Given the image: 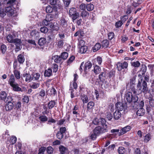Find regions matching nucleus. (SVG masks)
I'll return each instance as SVG.
<instances>
[{"mask_svg": "<svg viewBox=\"0 0 154 154\" xmlns=\"http://www.w3.org/2000/svg\"><path fill=\"white\" fill-rule=\"evenodd\" d=\"M139 76L142 77L141 75H139ZM131 91L134 94L137 95L141 93L146 94L150 92V91L148 87L147 82L143 81L142 78L138 80L137 85V89L134 88H131Z\"/></svg>", "mask_w": 154, "mask_h": 154, "instance_id": "nucleus-1", "label": "nucleus"}, {"mask_svg": "<svg viewBox=\"0 0 154 154\" xmlns=\"http://www.w3.org/2000/svg\"><path fill=\"white\" fill-rule=\"evenodd\" d=\"M124 99L125 100H126L129 103H130L132 102L135 103L138 100V98L136 95L133 96L132 93L128 92L125 95Z\"/></svg>", "mask_w": 154, "mask_h": 154, "instance_id": "nucleus-2", "label": "nucleus"}, {"mask_svg": "<svg viewBox=\"0 0 154 154\" xmlns=\"http://www.w3.org/2000/svg\"><path fill=\"white\" fill-rule=\"evenodd\" d=\"M116 65L117 69L119 71H120L122 69H123L122 71L123 75L126 73L127 70H126V69H127L128 66V64L127 62L125 61L123 63L118 62L117 63Z\"/></svg>", "mask_w": 154, "mask_h": 154, "instance_id": "nucleus-3", "label": "nucleus"}, {"mask_svg": "<svg viewBox=\"0 0 154 154\" xmlns=\"http://www.w3.org/2000/svg\"><path fill=\"white\" fill-rule=\"evenodd\" d=\"M69 17H72L73 21H74L79 17V13L77 12L75 8H72L69 10Z\"/></svg>", "mask_w": 154, "mask_h": 154, "instance_id": "nucleus-4", "label": "nucleus"}, {"mask_svg": "<svg viewBox=\"0 0 154 154\" xmlns=\"http://www.w3.org/2000/svg\"><path fill=\"white\" fill-rule=\"evenodd\" d=\"M7 100L6 103H7L5 105V109L6 111H9L13 109L14 107V104L11 102L12 101V98L11 97L8 96L7 97Z\"/></svg>", "mask_w": 154, "mask_h": 154, "instance_id": "nucleus-5", "label": "nucleus"}, {"mask_svg": "<svg viewBox=\"0 0 154 154\" xmlns=\"http://www.w3.org/2000/svg\"><path fill=\"white\" fill-rule=\"evenodd\" d=\"M116 110L120 112L122 111L124 109H125L127 107V104L126 103H122L121 102H118L115 105Z\"/></svg>", "mask_w": 154, "mask_h": 154, "instance_id": "nucleus-6", "label": "nucleus"}, {"mask_svg": "<svg viewBox=\"0 0 154 154\" xmlns=\"http://www.w3.org/2000/svg\"><path fill=\"white\" fill-rule=\"evenodd\" d=\"M108 129L106 127L103 128L99 126L95 128L94 130V132L95 134L97 135H99L101 133H104L107 132Z\"/></svg>", "mask_w": 154, "mask_h": 154, "instance_id": "nucleus-7", "label": "nucleus"}, {"mask_svg": "<svg viewBox=\"0 0 154 154\" xmlns=\"http://www.w3.org/2000/svg\"><path fill=\"white\" fill-rule=\"evenodd\" d=\"M131 127L130 126H127L125 127L122 128L118 133L119 136L123 135L127 132L129 131L131 129Z\"/></svg>", "mask_w": 154, "mask_h": 154, "instance_id": "nucleus-8", "label": "nucleus"}, {"mask_svg": "<svg viewBox=\"0 0 154 154\" xmlns=\"http://www.w3.org/2000/svg\"><path fill=\"white\" fill-rule=\"evenodd\" d=\"M107 75V73L106 71L101 72L98 76L99 79L100 81L103 82L105 81V79H106Z\"/></svg>", "mask_w": 154, "mask_h": 154, "instance_id": "nucleus-9", "label": "nucleus"}, {"mask_svg": "<svg viewBox=\"0 0 154 154\" xmlns=\"http://www.w3.org/2000/svg\"><path fill=\"white\" fill-rule=\"evenodd\" d=\"M13 43L15 44L16 46V48L18 50H20L22 48V43L20 39L16 38L14 39Z\"/></svg>", "mask_w": 154, "mask_h": 154, "instance_id": "nucleus-10", "label": "nucleus"}, {"mask_svg": "<svg viewBox=\"0 0 154 154\" xmlns=\"http://www.w3.org/2000/svg\"><path fill=\"white\" fill-rule=\"evenodd\" d=\"M45 10L47 13H50L52 12L53 11L56 12L57 9V7L54 6L51 7L50 5H48L46 7Z\"/></svg>", "mask_w": 154, "mask_h": 154, "instance_id": "nucleus-11", "label": "nucleus"}, {"mask_svg": "<svg viewBox=\"0 0 154 154\" xmlns=\"http://www.w3.org/2000/svg\"><path fill=\"white\" fill-rule=\"evenodd\" d=\"M83 65L84 67V70L85 73L88 71L92 66V63L89 61L87 62L85 64L84 63Z\"/></svg>", "mask_w": 154, "mask_h": 154, "instance_id": "nucleus-12", "label": "nucleus"}, {"mask_svg": "<svg viewBox=\"0 0 154 154\" xmlns=\"http://www.w3.org/2000/svg\"><path fill=\"white\" fill-rule=\"evenodd\" d=\"M52 59L54 60V62L56 63H61L62 61V59L60 55H54L52 56Z\"/></svg>", "mask_w": 154, "mask_h": 154, "instance_id": "nucleus-13", "label": "nucleus"}, {"mask_svg": "<svg viewBox=\"0 0 154 154\" xmlns=\"http://www.w3.org/2000/svg\"><path fill=\"white\" fill-rule=\"evenodd\" d=\"M30 74L29 73H25L22 75V77L26 78L25 81L27 82H29L32 80V77Z\"/></svg>", "mask_w": 154, "mask_h": 154, "instance_id": "nucleus-14", "label": "nucleus"}, {"mask_svg": "<svg viewBox=\"0 0 154 154\" xmlns=\"http://www.w3.org/2000/svg\"><path fill=\"white\" fill-rule=\"evenodd\" d=\"M59 22L60 26L64 27H66L67 25L68 21L63 17L61 18Z\"/></svg>", "mask_w": 154, "mask_h": 154, "instance_id": "nucleus-15", "label": "nucleus"}, {"mask_svg": "<svg viewBox=\"0 0 154 154\" xmlns=\"http://www.w3.org/2000/svg\"><path fill=\"white\" fill-rule=\"evenodd\" d=\"M42 24L43 26H45L49 25L51 28H52L54 27L53 24L52 23H51L49 21H48L46 18L42 21Z\"/></svg>", "mask_w": 154, "mask_h": 154, "instance_id": "nucleus-16", "label": "nucleus"}, {"mask_svg": "<svg viewBox=\"0 0 154 154\" xmlns=\"http://www.w3.org/2000/svg\"><path fill=\"white\" fill-rule=\"evenodd\" d=\"M48 94L50 95H53L54 96L57 95V91L53 87L50 88L48 90Z\"/></svg>", "mask_w": 154, "mask_h": 154, "instance_id": "nucleus-17", "label": "nucleus"}, {"mask_svg": "<svg viewBox=\"0 0 154 154\" xmlns=\"http://www.w3.org/2000/svg\"><path fill=\"white\" fill-rule=\"evenodd\" d=\"M122 116V113L121 112L116 110L113 114V118L115 120L119 119Z\"/></svg>", "mask_w": 154, "mask_h": 154, "instance_id": "nucleus-18", "label": "nucleus"}, {"mask_svg": "<svg viewBox=\"0 0 154 154\" xmlns=\"http://www.w3.org/2000/svg\"><path fill=\"white\" fill-rule=\"evenodd\" d=\"M52 69L48 68L45 70L44 75L45 77H49L52 75Z\"/></svg>", "mask_w": 154, "mask_h": 154, "instance_id": "nucleus-19", "label": "nucleus"}, {"mask_svg": "<svg viewBox=\"0 0 154 154\" xmlns=\"http://www.w3.org/2000/svg\"><path fill=\"white\" fill-rule=\"evenodd\" d=\"M32 80H38L40 77V74L38 73H33L31 75Z\"/></svg>", "mask_w": 154, "mask_h": 154, "instance_id": "nucleus-20", "label": "nucleus"}, {"mask_svg": "<svg viewBox=\"0 0 154 154\" xmlns=\"http://www.w3.org/2000/svg\"><path fill=\"white\" fill-rule=\"evenodd\" d=\"M94 67L93 71L95 74L97 75L100 73L101 71L100 67L98 66L97 65H95Z\"/></svg>", "mask_w": 154, "mask_h": 154, "instance_id": "nucleus-21", "label": "nucleus"}, {"mask_svg": "<svg viewBox=\"0 0 154 154\" xmlns=\"http://www.w3.org/2000/svg\"><path fill=\"white\" fill-rule=\"evenodd\" d=\"M0 98L5 102H6L7 100V94L5 91L2 92L0 94Z\"/></svg>", "mask_w": 154, "mask_h": 154, "instance_id": "nucleus-22", "label": "nucleus"}, {"mask_svg": "<svg viewBox=\"0 0 154 154\" xmlns=\"http://www.w3.org/2000/svg\"><path fill=\"white\" fill-rule=\"evenodd\" d=\"M145 113V110L143 108H140L137 112L136 113L137 116H142Z\"/></svg>", "mask_w": 154, "mask_h": 154, "instance_id": "nucleus-23", "label": "nucleus"}, {"mask_svg": "<svg viewBox=\"0 0 154 154\" xmlns=\"http://www.w3.org/2000/svg\"><path fill=\"white\" fill-rule=\"evenodd\" d=\"M99 125H101L102 127L103 128H107V125L106 124V121L105 119L104 118H100V120Z\"/></svg>", "mask_w": 154, "mask_h": 154, "instance_id": "nucleus-24", "label": "nucleus"}, {"mask_svg": "<svg viewBox=\"0 0 154 154\" xmlns=\"http://www.w3.org/2000/svg\"><path fill=\"white\" fill-rule=\"evenodd\" d=\"M15 79L14 75L13 74H11L10 77L9 81H8L9 83L11 86L16 83L15 82Z\"/></svg>", "mask_w": 154, "mask_h": 154, "instance_id": "nucleus-25", "label": "nucleus"}, {"mask_svg": "<svg viewBox=\"0 0 154 154\" xmlns=\"http://www.w3.org/2000/svg\"><path fill=\"white\" fill-rule=\"evenodd\" d=\"M81 99L82 100L83 103L84 104L88 103V99L87 96L84 94H82L81 96Z\"/></svg>", "mask_w": 154, "mask_h": 154, "instance_id": "nucleus-26", "label": "nucleus"}, {"mask_svg": "<svg viewBox=\"0 0 154 154\" xmlns=\"http://www.w3.org/2000/svg\"><path fill=\"white\" fill-rule=\"evenodd\" d=\"M94 62L93 64L100 65L102 61V59L101 57H97L96 59H95L94 60Z\"/></svg>", "mask_w": 154, "mask_h": 154, "instance_id": "nucleus-27", "label": "nucleus"}, {"mask_svg": "<svg viewBox=\"0 0 154 154\" xmlns=\"http://www.w3.org/2000/svg\"><path fill=\"white\" fill-rule=\"evenodd\" d=\"M57 14L56 13L55 15H53L52 14H48L47 15L46 18L47 20L50 22L54 19L56 15Z\"/></svg>", "mask_w": 154, "mask_h": 154, "instance_id": "nucleus-28", "label": "nucleus"}, {"mask_svg": "<svg viewBox=\"0 0 154 154\" xmlns=\"http://www.w3.org/2000/svg\"><path fill=\"white\" fill-rule=\"evenodd\" d=\"M101 47V45L99 43H96L94 47H92V50L94 52H95L99 50Z\"/></svg>", "mask_w": 154, "mask_h": 154, "instance_id": "nucleus-29", "label": "nucleus"}, {"mask_svg": "<svg viewBox=\"0 0 154 154\" xmlns=\"http://www.w3.org/2000/svg\"><path fill=\"white\" fill-rule=\"evenodd\" d=\"M59 149L60 154H64L68 150V149L66 148L62 145L60 146Z\"/></svg>", "mask_w": 154, "mask_h": 154, "instance_id": "nucleus-30", "label": "nucleus"}, {"mask_svg": "<svg viewBox=\"0 0 154 154\" xmlns=\"http://www.w3.org/2000/svg\"><path fill=\"white\" fill-rule=\"evenodd\" d=\"M46 43V40L44 38H40L38 41V44L39 45L43 46Z\"/></svg>", "mask_w": 154, "mask_h": 154, "instance_id": "nucleus-31", "label": "nucleus"}, {"mask_svg": "<svg viewBox=\"0 0 154 154\" xmlns=\"http://www.w3.org/2000/svg\"><path fill=\"white\" fill-rule=\"evenodd\" d=\"M18 62L20 63H23L25 61V58L23 55L19 54L17 57Z\"/></svg>", "mask_w": 154, "mask_h": 154, "instance_id": "nucleus-32", "label": "nucleus"}, {"mask_svg": "<svg viewBox=\"0 0 154 154\" xmlns=\"http://www.w3.org/2000/svg\"><path fill=\"white\" fill-rule=\"evenodd\" d=\"M39 32L37 30H33L31 32L30 35L34 38H37L39 35Z\"/></svg>", "mask_w": 154, "mask_h": 154, "instance_id": "nucleus-33", "label": "nucleus"}, {"mask_svg": "<svg viewBox=\"0 0 154 154\" xmlns=\"http://www.w3.org/2000/svg\"><path fill=\"white\" fill-rule=\"evenodd\" d=\"M14 73L15 78L17 79H19L20 78V73L19 71L16 69H14Z\"/></svg>", "mask_w": 154, "mask_h": 154, "instance_id": "nucleus-34", "label": "nucleus"}, {"mask_svg": "<svg viewBox=\"0 0 154 154\" xmlns=\"http://www.w3.org/2000/svg\"><path fill=\"white\" fill-rule=\"evenodd\" d=\"M11 86L13 88L14 91H21V88L18 87V84L17 83L12 85Z\"/></svg>", "mask_w": 154, "mask_h": 154, "instance_id": "nucleus-35", "label": "nucleus"}, {"mask_svg": "<svg viewBox=\"0 0 154 154\" xmlns=\"http://www.w3.org/2000/svg\"><path fill=\"white\" fill-rule=\"evenodd\" d=\"M56 102L54 100H51L48 103V107L49 109L52 108L56 104Z\"/></svg>", "mask_w": 154, "mask_h": 154, "instance_id": "nucleus-36", "label": "nucleus"}, {"mask_svg": "<svg viewBox=\"0 0 154 154\" xmlns=\"http://www.w3.org/2000/svg\"><path fill=\"white\" fill-rule=\"evenodd\" d=\"M39 119L40 121L43 122H46L48 120L47 117L44 115L40 116L39 117Z\"/></svg>", "mask_w": 154, "mask_h": 154, "instance_id": "nucleus-37", "label": "nucleus"}, {"mask_svg": "<svg viewBox=\"0 0 154 154\" xmlns=\"http://www.w3.org/2000/svg\"><path fill=\"white\" fill-rule=\"evenodd\" d=\"M109 44V42L108 40H104L102 42V46L103 48H106L108 47Z\"/></svg>", "mask_w": 154, "mask_h": 154, "instance_id": "nucleus-38", "label": "nucleus"}, {"mask_svg": "<svg viewBox=\"0 0 154 154\" xmlns=\"http://www.w3.org/2000/svg\"><path fill=\"white\" fill-rule=\"evenodd\" d=\"M80 52L82 54L85 53L86 52L88 49V47L86 46H84L80 48Z\"/></svg>", "mask_w": 154, "mask_h": 154, "instance_id": "nucleus-39", "label": "nucleus"}, {"mask_svg": "<svg viewBox=\"0 0 154 154\" xmlns=\"http://www.w3.org/2000/svg\"><path fill=\"white\" fill-rule=\"evenodd\" d=\"M38 96L42 98H44L46 95L45 90L44 89H42L38 93Z\"/></svg>", "mask_w": 154, "mask_h": 154, "instance_id": "nucleus-40", "label": "nucleus"}, {"mask_svg": "<svg viewBox=\"0 0 154 154\" xmlns=\"http://www.w3.org/2000/svg\"><path fill=\"white\" fill-rule=\"evenodd\" d=\"M147 70V67L145 65H142L140 71L142 72V74L143 75L146 72Z\"/></svg>", "mask_w": 154, "mask_h": 154, "instance_id": "nucleus-41", "label": "nucleus"}, {"mask_svg": "<svg viewBox=\"0 0 154 154\" xmlns=\"http://www.w3.org/2000/svg\"><path fill=\"white\" fill-rule=\"evenodd\" d=\"M14 39L13 38V36L11 35H8L7 37V40L9 43H13Z\"/></svg>", "mask_w": 154, "mask_h": 154, "instance_id": "nucleus-42", "label": "nucleus"}, {"mask_svg": "<svg viewBox=\"0 0 154 154\" xmlns=\"http://www.w3.org/2000/svg\"><path fill=\"white\" fill-rule=\"evenodd\" d=\"M94 103L92 101H91L89 102L88 103L87 105V109L89 110L93 108V107L94 106Z\"/></svg>", "mask_w": 154, "mask_h": 154, "instance_id": "nucleus-43", "label": "nucleus"}, {"mask_svg": "<svg viewBox=\"0 0 154 154\" xmlns=\"http://www.w3.org/2000/svg\"><path fill=\"white\" fill-rule=\"evenodd\" d=\"M118 151L119 154H123L125 152V149L124 147L121 146L119 148Z\"/></svg>", "mask_w": 154, "mask_h": 154, "instance_id": "nucleus-44", "label": "nucleus"}, {"mask_svg": "<svg viewBox=\"0 0 154 154\" xmlns=\"http://www.w3.org/2000/svg\"><path fill=\"white\" fill-rule=\"evenodd\" d=\"M89 15V13L88 12L85 11H83L81 14V16L83 18H85L88 17Z\"/></svg>", "mask_w": 154, "mask_h": 154, "instance_id": "nucleus-45", "label": "nucleus"}, {"mask_svg": "<svg viewBox=\"0 0 154 154\" xmlns=\"http://www.w3.org/2000/svg\"><path fill=\"white\" fill-rule=\"evenodd\" d=\"M86 8L88 11H92L94 8V6L92 4H90L87 5Z\"/></svg>", "mask_w": 154, "mask_h": 154, "instance_id": "nucleus-46", "label": "nucleus"}, {"mask_svg": "<svg viewBox=\"0 0 154 154\" xmlns=\"http://www.w3.org/2000/svg\"><path fill=\"white\" fill-rule=\"evenodd\" d=\"M60 56L62 59L65 60L68 57V54L67 52H64L61 53Z\"/></svg>", "mask_w": 154, "mask_h": 154, "instance_id": "nucleus-47", "label": "nucleus"}, {"mask_svg": "<svg viewBox=\"0 0 154 154\" xmlns=\"http://www.w3.org/2000/svg\"><path fill=\"white\" fill-rule=\"evenodd\" d=\"M40 30L41 32L46 33L48 32V29L47 27L45 26H43L41 27L40 29Z\"/></svg>", "mask_w": 154, "mask_h": 154, "instance_id": "nucleus-48", "label": "nucleus"}, {"mask_svg": "<svg viewBox=\"0 0 154 154\" xmlns=\"http://www.w3.org/2000/svg\"><path fill=\"white\" fill-rule=\"evenodd\" d=\"M52 68L53 69V72H56L57 71L58 66L56 64L54 63L52 65Z\"/></svg>", "mask_w": 154, "mask_h": 154, "instance_id": "nucleus-49", "label": "nucleus"}, {"mask_svg": "<svg viewBox=\"0 0 154 154\" xmlns=\"http://www.w3.org/2000/svg\"><path fill=\"white\" fill-rule=\"evenodd\" d=\"M1 50L2 54H4L7 50V47L4 44L2 45L1 46Z\"/></svg>", "mask_w": 154, "mask_h": 154, "instance_id": "nucleus-50", "label": "nucleus"}, {"mask_svg": "<svg viewBox=\"0 0 154 154\" xmlns=\"http://www.w3.org/2000/svg\"><path fill=\"white\" fill-rule=\"evenodd\" d=\"M39 83L34 82L31 85V87L33 89H36L39 87Z\"/></svg>", "mask_w": 154, "mask_h": 154, "instance_id": "nucleus-51", "label": "nucleus"}, {"mask_svg": "<svg viewBox=\"0 0 154 154\" xmlns=\"http://www.w3.org/2000/svg\"><path fill=\"white\" fill-rule=\"evenodd\" d=\"M140 64L139 62L137 61L132 63L131 65L135 67H138L140 66Z\"/></svg>", "mask_w": 154, "mask_h": 154, "instance_id": "nucleus-52", "label": "nucleus"}, {"mask_svg": "<svg viewBox=\"0 0 154 154\" xmlns=\"http://www.w3.org/2000/svg\"><path fill=\"white\" fill-rule=\"evenodd\" d=\"M115 147V145L114 144L109 145L108 147L106 148V150L110 151L114 150Z\"/></svg>", "mask_w": 154, "mask_h": 154, "instance_id": "nucleus-53", "label": "nucleus"}, {"mask_svg": "<svg viewBox=\"0 0 154 154\" xmlns=\"http://www.w3.org/2000/svg\"><path fill=\"white\" fill-rule=\"evenodd\" d=\"M150 139L151 137L150 134H148L145 136L144 140L145 142L147 143L150 140Z\"/></svg>", "mask_w": 154, "mask_h": 154, "instance_id": "nucleus-54", "label": "nucleus"}, {"mask_svg": "<svg viewBox=\"0 0 154 154\" xmlns=\"http://www.w3.org/2000/svg\"><path fill=\"white\" fill-rule=\"evenodd\" d=\"M123 23L122 21L119 20L116 23L115 26L117 28H118L121 27Z\"/></svg>", "mask_w": 154, "mask_h": 154, "instance_id": "nucleus-55", "label": "nucleus"}, {"mask_svg": "<svg viewBox=\"0 0 154 154\" xmlns=\"http://www.w3.org/2000/svg\"><path fill=\"white\" fill-rule=\"evenodd\" d=\"M10 143L12 144H14L17 141V138L14 136H12L10 139Z\"/></svg>", "mask_w": 154, "mask_h": 154, "instance_id": "nucleus-56", "label": "nucleus"}, {"mask_svg": "<svg viewBox=\"0 0 154 154\" xmlns=\"http://www.w3.org/2000/svg\"><path fill=\"white\" fill-rule=\"evenodd\" d=\"M63 41L62 40H60L57 43V45L59 48H60L63 47Z\"/></svg>", "mask_w": 154, "mask_h": 154, "instance_id": "nucleus-57", "label": "nucleus"}, {"mask_svg": "<svg viewBox=\"0 0 154 154\" xmlns=\"http://www.w3.org/2000/svg\"><path fill=\"white\" fill-rule=\"evenodd\" d=\"M66 131V129L65 127H61L60 128L59 131L63 134H64L65 133Z\"/></svg>", "mask_w": 154, "mask_h": 154, "instance_id": "nucleus-58", "label": "nucleus"}, {"mask_svg": "<svg viewBox=\"0 0 154 154\" xmlns=\"http://www.w3.org/2000/svg\"><path fill=\"white\" fill-rule=\"evenodd\" d=\"M56 136L58 139L61 140L63 138L64 135L58 131L56 134Z\"/></svg>", "mask_w": 154, "mask_h": 154, "instance_id": "nucleus-59", "label": "nucleus"}, {"mask_svg": "<svg viewBox=\"0 0 154 154\" xmlns=\"http://www.w3.org/2000/svg\"><path fill=\"white\" fill-rule=\"evenodd\" d=\"M114 36V34L112 32H110L108 34V37L109 40H111Z\"/></svg>", "mask_w": 154, "mask_h": 154, "instance_id": "nucleus-60", "label": "nucleus"}, {"mask_svg": "<svg viewBox=\"0 0 154 154\" xmlns=\"http://www.w3.org/2000/svg\"><path fill=\"white\" fill-rule=\"evenodd\" d=\"M85 44V42L83 40H80L78 43L79 48H80L81 47L84 46Z\"/></svg>", "mask_w": 154, "mask_h": 154, "instance_id": "nucleus-61", "label": "nucleus"}, {"mask_svg": "<svg viewBox=\"0 0 154 154\" xmlns=\"http://www.w3.org/2000/svg\"><path fill=\"white\" fill-rule=\"evenodd\" d=\"M100 119L95 118L93 121V123L95 125H99L100 123Z\"/></svg>", "mask_w": 154, "mask_h": 154, "instance_id": "nucleus-62", "label": "nucleus"}, {"mask_svg": "<svg viewBox=\"0 0 154 154\" xmlns=\"http://www.w3.org/2000/svg\"><path fill=\"white\" fill-rule=\"evenodd\" d=\"M47 152L48 154H51L53 151V149L51 146L48 147L47 149Z\"/></svg>", "mask_w": 154, "mask_h": 154, "instance_id": "nucleus-63", "label": "nucleus"}, {"mask_svg": "<svg viewBox=\"0 0 154 154\" xmlns=\"http://www.w3.org/2000/svg\"><path fill=\"white\" fill-rule=\"evenodd\" d=\"M149 104L152 107L154 106V99L152 98L149 97Z\"/></svg>", "mask_w": 154, "mask_h": 154, "instance_id": "nucleus-64", "label": "nucleus"}]
</instances>
